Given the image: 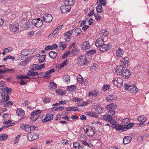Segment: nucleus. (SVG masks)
I'll return each mask as SVG.
<instances>
[{"mask_svg":"<svg viewBox=\"0 0 149 149\" xmlns=\"http://www.w3.org/2000/svg\"><path fill=\"white\" fill-rule=\"evenodd\" d=\"M116 55L118 57L123 56L124 53L123 50L120 48L116 50Z\"/></svg>","mask_w":149,"mask_h":149,"instance_id":"18","label":"nucleus"},{"mask_svg":"<svg viewBox=\"0 0 149 149\" xmlns=\"http://www.w3.org/2000/svg\"><path fill=\"white\" fill-rule=\"evenodd\" d=\"M68 62V61L67 60H65L60 65L59 68L60 69H62L67 64Z\"/></svg>","mask_w":149,"mask_h":149,"instance_id":"50","label":"nucleus"},{"mask_svg":"<svg viewBox=\"0 0 149 149\" xmlns=\"http://www.w3.org/2000/svg\"><path fill=\"white\" fill-rule=\"evenodd\" d=\"M125 69L123 65L118 66L116 69V72L118 75H122Z\"/></svg>","mask_w":149,"mask_h":149,"instance_id":"7","label":"nucleus"},{"mask_svg":"<svg viewBox=\"0 0 149 149\" xmlns=\"http://www.w3.org/2000/svg\"><path fill=\"white\" fill-rule=\"evenodd\" d=\"M134 123H131L128 124L125 126H124V130H125V131H126L127 130L129 129L132 128L134 126Z\"/></svg>","mask_w":149,"mask_h":149,"instance_id":"35","label":"nucleus"},{"mask_svg":"<svg viewBox=\"0 0 149 149\" xmlns=\"http://www.w3.org/2000/svg\"><path fill=\"white\" fill-rule=\"evenodd\" d=\"M31 120L33 121H36L39 117V115H31Z\"/></svg>","mask_w":149,"mask_h":149,"instance_id":"38","label":"nucleus"},{"mask_svg":"<svg viewBox=\"0 0 149 149\" xmlns=\"http://www.w3.org/2000/svg\"><path fill=\"white\" fill-rule=\"evenodd\" d=\"M74 101L75 102H79L82 101V99L77 97H75L73 98Z\"/></svg>","mask_w":149,"mask_h":149,"instance_id":"63","label":"nucleus"},{"mask_svg":"<svg viewBox=\"0 0 149 149\" xmlns=\"http://www.w3.org/2000/svg\"><path fill=\"white\" fill-rule=\"evenodd\" d=\"M1 95L3 98V102L5 101H6L9 99V97L8 95V94L4 91H3L1 92Z\"/></svg>","mask_w":149,"mask_h":149,"instance_id":"11","label":"nucleus"},{"mask_svg":"<svg viewBox=\"0 0 149 149\" xmlns=\"http://www.w3.org/2000/svg\"><path fill=\"white\" fill-rule=\"evenodd\" d=\"M110 48V46L108 45L103 44L99 47L100 50L102 52H104L107 51Z\"/></svg>","mask_w":149,"mask_h":149,"instance_id":"17","label":"nucleus"},{"mask_svg":"<svg viewBox=\"0 0 149 149\" xmlns=\"http://www.w3.org/2000/svg\"><path fill=\"white\" fill-rule=\"evenodd\" d=\"M13 102L12 101H8L6 103L3 104L4 107H9L13 105Z\"/></svg>","mask_w":149,"mask_h":149,"instance_id":"51","label":"nucleus"},{"mask_svg":"<svg viewBox=\"0 0 149 149\" xmlns=\"http://www.w3.org/2000/svg\"><path fill=\"white\" fill-rule=\"evenodd\" d=\"M43 19L45 22L49 23L52 21V15L49 14H44L43 16Z\"/></svg>","mask_w":149,"mask_h":149,"instance_id":"5","label":"nucleus"},{"mask_svg":"<svg viewBox=\"0 0 149 149\" xmlns=\"http://www.w3.org/2000/svg\"><path fill=\"white\" fill-rule=\"evenodd\" d=\"M117 98L116 96L115 95H111L108 96L106 98V100L109 102H113L116 100Z\"/></svg>","mask_w":149,"mask_h":149,"instance_id":"15","label":"nucleus"},{"mask_svg":"<svg viewBox=\"0 0 149 149\" xmlns=\"http://www.w3.org/2000/svg\"><path fill=\"white\" fill-rule=\"evenodd\" d=\"M104 44V41L103 38H99L97 40L95 44L97 47H100Z\"/></svg>","mask_w":149,"mask_h":149,"instance_id":"10","label":"nucleus"},{"mask_svg":"<svg viewBox=\"0 0 149 149\" xmlns=\"http://www.w3.org/2000/svg\"><path fill=\"white\" fill-rule=\"evenodd\" d=\"M81 49L84 50L88 49L90 47V45L87 41H84L83 43Z\"/></svg>","mask_w":149,"mask_h":149,"instance_id":"14","label":"nucleus"},{"mask_svg":"<svg viewBox=\"0 0 149 149\" xmlns=\"http://www.w3.org/2000/svg\"><path fill=\"white\" fill-rule=\"evenodd\" d=\"M109 111L108 113L109 114H111L112 115H113L115 114V111L113 109H108Z\"/></svg>","mask_w":149,"mask_h":149,"instance_id":"62","label":"nucleus"},{"mask_svg":"<svg viewBox=\"0 0 149 149\" xmlns=\"http://www.w3.org/2000/svg\"><path fill=\"white\" fill-rule=\"evenodd\" d=\"M94 16L95 17V19L97 20H99L101 18V16L97 13L95 14Z\"/></svg>","mask_w":149,"mask_h":149,"instance_id":"60","label":"nucleus"},{"mask_svg":"<svg viewBox=\"0 0 149 149\" xmlns=\"http://www.w3.org/2000/svg\"><path fill=\"white\" fill-rule=\"evenodd\" d=\"M99 2L103 6H105L107 4V2L105 0H98Z\"/></svg>","mask_w":149,"mask_h":149,"instance_id":"58","label":"nucleus"},{"mask_svg":"<svg viewBox=\"0 0 149 149\" xmlns=\"http://www.w3.org/2000/svg\"><path fill=\"white\" fill-rule=\"evenodd\" d=\"M38 73L37 72H34L32 71H29L27 73V75L29 76H33L37 75Z\"/></svg>","mask_w":149,"mask_h":149,"instance_id":"40","label":"nucleus"},{"mask_svg":"<svg viewBox=\"0 0 149 149\" xmlns=\"http://www.w3.org/2000/svg\"><path fill=\"white\" fill-rule=\"evenodd\" d=\"M96 51L94 49H91L89 50L88 52H87V54L88 55H92V54H94L96 53Z\"/></svg>","mask_w":149,"mask_h":149,"instance_id":"46","label":"nucleus"},{"mask_svg":"<svg viewBox=\"0 0 149 149\" xmlns=\"http://www.w3.org/2000/svg\"><path fill=\"white\" fill-rule=\"evenodd\" d=\"M116 104H114L113 103H111L110 104L107 105V108L108 109H112L116 107Z\"/></svg>","mask_w":149,"mask_h":149,"instance_id":"31","label":"nucleus"},{"mask_svg":"<svg viewBox=\"0 0 149 149\" xmlns=\"http://www.w3.org/2000/svg\"><path fill=\"white\" fill-rule=\"evenodd\" d=\"M63 78V81L66 82H69L70 81V77L68 75H64Z\"/></svg>","mask_w":149,"mask_h":149,"instance_id":"37","label":"nucleus"},{"mask_svg":"<svg viewBox=\"0 0 149 149\" xmlns=\"http://www.w3.org/2000/svg\"><path fill=\"white\" fill-rule=\"evenodd\" d=\"M46 55H44L40 56L39 58V62L40 63H42L45 60Z\"/></svg>","mask_w":149,"mask_h":149,"instance_id":"42","label":"nucleus"},{"mask_svg":"<svg viewBox=\"0 0 149 149\" xmlns=\"http://www.w3.org/2000/svg\"><path fill=\"white\" fill-rule=\"evenodd\" d=\"M74 34H79L81 32V30L80 28H77L75 29H74L73 31Z\"/></svg>","mask_w":149,"mask_h":149,"instance_id":"48","label":"nucleus"},{"mask_svg":"<svg viewBox=\"0 0 149 149\" xmlns=\"http://www.w3.org/2000/svg\"><path fill=\"white\" fill-rule=\"evenodd\" d=\"M27 50H23L21 52V54L23 56H27L28 55Z\"/></svg>","mask_w":149,"mask_h":149,"instance_id":"59","label":"nucleus"},{"mask_svg":"<svg viewBox=\"0 0 149 149\" xmlns=\"http://www.w3.org/2000/svg\"><path fill=\"white\" fill-rule=\"evenodd\" d=\"M38 134L34 132H31L27 135L28 139L30 141H32L37 139L38 138Z\"/></svg>","mask_w":149,"mask_h":149,"instance_id":"3","label":"nucleus"},{"mask_svg":"<svg viewBox=\"0 0 149 149\" xmlns=\"http://www.w3.org/2000/svg\"><path fill=\"white\" fill-rule=\"evenodd\" d=\"M87 134L88 136L91 137L93 136L94 135V131L91 127H89V130L88 132L87 133Z\"/></svg>","mask_w":149,"mask_h":149,"instance_id":"23","label":"nucleus"},{"mask_svg":"<svg viewBox=\"0 0 149 149\" xmlns=\"http://www.w3.org/2000/svg\"><path fill=\"white\" fill-rule=\"evenodd\" d=\"M131 138L130 136H125L123 139V143L126 144L130 142Z\"/></svg>","mask_w":149,"mask_h":149,"instance_id":"19","label":"nucleus"},{"mask_svg":"<svg viewBox=\"0 0 149 149\" xmlns=\"http://www.w3.org/2000/svg\"><path fill=\"white\" fill-rule=\"evenodd\" d=\"M77 79L78 81L79 82H80L81 83H83L84 81L83 78L81 75H78L77 77Z\"/></svg>","mask_w":149,"mask_h":149,"instance_id":"49","label":"nucleus"},{"mask_svg":"<svg viewBox=\"0 0 149 149\" xmlns=\"http://www.w3.org/2000/svg\"><path fill=\"white\" fill-rule=\"evenodd\" d=\"M109 34V32L107 29H104L102 30L100 32L101 36L102 37L107 36Z\"/></svg>","mask_w":149,"mask_h":149,"instance_id":"25","label":"nucleus"},{"mask_svg":"<svg viewBox=\"0 0 149 149\" xmlns=\"http://www.w3.org/2000/svg\"><path fill=\"white\" fill-rule=\"evenodd\" d=\"M24 24H23V26L24 28L26 29L29 28L30 26V23L29 21L26 20L24 22Z\"/></svg>","mask_w":149,"mask_h":149,"instance_id":"41","label":"nucleus"},{"mask_svg":"<svg viewBox=\"0 0 149 149\" xmlns=\"http://www.w3.org/2000/svg\"><path fill=\"white\" fill-rule=\"evenodd\" d=\"M71 7L70 6H68L66 5L62 6L60 7V9L62 13H65L67 12H69L71 10Z\"/></svg>","mask_w":149,"mask_h":149,"instance_id":"8","label":"nucleus"},{"mask_svg":"<svg viewBox=\"0 0 149 149\" xmlns=\"http://www.w3.org/2000/svg\"><path fill=\"white\" fill-rule=\"evenodd\" d=\"M88 103V102L87 101H83L81 103H78L77 104V106L79 107H83L86 106Z\"/></svg>","mask_w":149,"mask_h":149,"instance_id":"39","label":"nucleus"},{"mask_svg":"<svg viewBox=\"0 0 149 149\" xmlns=\"http://www.w3.org/2000/svg\"><path fill=\"white\" fill-rule=\"evenodd\" d=\"M112 117L111 115H109V114L108 115H104L103 117V118L104 120L106 121H109L110 120L112 119Z\"/></svg>","mask_w":149,"mask_h":149,"instance_id":"29","label":"nucleus"},{"mask_svg":"<svg viewBox=\"0 0 149 149\" xmlns=\"http://www.w3.org/2000/svg\"><path fill=\"white\" fill-rule=\"evenodd\" d=\"M9 28L11 31L15 32L18 30L19 25L17 23L12 24L10 25Z\"/></svg>","mask_w":149,"mask_h":149,"instance_id":"6","label":"nucleus"},{"mask_svg":"<svg viewBox=\"0 0 149 149\" xmlns=\"http://www.w3.org/2000/svg\"><path fill=\"white\" fill-rule=\"evenodd\" d=\"M67 111H77L79 110V108L77 107H68L65 109Z\"/></svg>","mask_w":149,"mask_h":149,"instance_id":"21","label":"nucleus"},{"mask_svg":"<svg viewBox=\"0 0 149 149\" xmlns=\"http://www.w3.org/2000/svg\"><path fill=\"white\" fill-rule=\"evenodd\" d=\"M20 127L21 128L28 132L30 133L31 131L30 127L29 125L23 124L21 125Z\"/></svg>","mask_w":149,"mask_h":149,"instance_id":"13","label":"nucleus"},{"mask_svg":"<svg viewBox=\"0 0 149 149\" xmlns=\"http://www.w3.org/2000/svg\"><path fill=\"white\" fill-rule=\"evenodd\" d=\"M138 88L136 86H132L130 88L129 91L131 93H136L138 91Z\"/></svg>","mask_w":149,"mask_h":149,"instance_id":"24","label":"nucleus"},{"mask_svg":"<svg viewBox=\"0 0 149 149\" xmlns=\"http://www.w3.org/2000/svg\"><path fill=\"white\" fill-rule=\"evenodd\" d=\"M8 135L5 134H2L0 136V141H2L8 138Z\"/></svg>","mask_w":149,"mask_h":149,"instance_id":"34","label":"nucleus"},{"mask_svg":"<svg viewBox=\"0 0 149 149\" xmlns=\"http://www.w3.org/2000/svg\"><path fill=\"white\" fill-rule=\"evenodd\" d=\"M87 140L88 139L87 137L84 135L81 136L79 138V140L81 143L83 142V141Z\"/></svg>","mask_w":149,"mask_h":149,"instance_id":"47","label":"nucleus"},{"mask_svg":"<svg viewBox=\"0 0 149 149\" xmlns=\"http://www.w3.org/2000/svg\"><path fill=\"white\" fill-rule=\"evenodd\" d=\"M28 61H29L28 60L22 61L19 62L18 65H19L25 66L27 63H28Z\"/></svg>","mask_w":149,"mask_h":149,"instance_id":"54","label":"nucleus"},{"mask_svg":"<svg viewBox=\"0 0 149 149\" xmlns=\"http://www.w3.org/2000/svg\"><path fill=\"white\" fill-rule=\"evenodd\" d=\"M20 136V135H18L15 138V139L14 141V144L18 142Z\"/></svg>","mask_w":149,"mask_h":149,"instance_id":"56","label":"nucleus"},{"mask_svg":"<svg viewBox=\"0 0 149 149\" xmlns=\"http://www.w3.org/2000/svg\"><path fill=\"white\" fill-rule=\"evenodd\" d=\"M74 29H72L71 31H70L67 32L65 33L64 34L65 36H66V37H70V35L72 34V32L73 31Z\"/></svg>","mask_w":149,"mask_h":149,"instance_id":"53","label":"nucleus"},{"mask_svg":"<svg viewBox=\"0 0 149 149\" xmlns=\"http://www.w3.org/2000/svg\"><path fill=\"white\" fill-rule=\"evenodd\" d=\"M112 82L114 85L119 88H120L123 86V80L120 77H115L112 80Z\"/></svg>","mask_w":149,"mask_h":149,"instance_id":"1","label":"nucleus"},{"mask_svg":"<svg viewBox=\"0 0 149 149\" xmlns=\"http://www.w3.org/2000/svg\"><path fill=\"white\" fill-rule=\"evenodd\" d=\"M138 120L140 122L143 123L146 121V118L143 116H141L139 117Z\"/></svg>","mask_w":149,"mask_h":149,"instance_id":"28","label":"nucleus"},{"mask_svg":"<svg viewBox=\"0 0 149 149\" xmlns=\"http://www.w3.org/2000/svg\"><path fill=\"white\" fill-rule=\"evenodd\" d=\"M98 94L99 93L97 92L96 91H91L89 92L88 96H92L94 95H98Z\"/></svg>","mask_w":149,"mask_h":149,"instance_id":"30","label":"nucleus"},{"mask_svg":"<svg viewBox=\"0 0 149 149\" xmlns=\"http://www.w3.org/2000/svg\"><path fill=\"white\" fill-rule=\"evenodd\" d=\"M16 113L17 115L22 117L24 114V111L21 109H17L16 111Z\"/></svg>","mask_w":149,"mask_h":149,"instance_id":"22","label":"nucleus"},{"mask_svg":"<svg viewBox=\"0 0 149 149\" xmlns=\"http://www.w3.org/2000/svg\"><path fill=\"white\" fill-rule=\"evenodd\" d=\"M79 51V49L76 47H73L72 49V51H71V52L73 53V54H76L78 53Z\"/></svg>","mask_w":149,"mask_h":149,"instance_id":"36","label":"nucleus"},{"mask_svg":"<svg viewBox=\"0 0 149 149\" xmlns=\"http://www.w3.org/2000/svg\"><path fill=\"white\" fill-rule=\"evenodd\" d=\"M41 112V111L40 110H38L34 111L31 112V115H39V114Z\"/></svg>","mask_w":149,"mask_h":149,"instance_id":"45","label":"nucleus"},{"mask_svg":"<svg viewBox=\"0 0 149 149\" xmlns=\"http://www.w3.org/2000/svg\"><path fill=\"white\" fill-rule=\"evenodd\" d=\"M130 75V71L126 69H125L124 72H123V74L122 75L125 78H129Z\"/></svg>","mask_w":149,"mask_h":149,"instance_id":"16","label":"nucleus"},{"mask_svg":"<svg viewBox=\"0 0 149 149\" xmlns=\"http://www.w3.org/2000/svg\"><path fill=\"white\" fill-rule=\"evenodd\" d=\"M32 24L36 27L39 28L43 25V22L40 18L34 19L32 21Z\"/></svg>","mask_w":149,"mask_h":149,"instance_id":"2","label":"nucleus"},{"mask_svg":"<svg viewBox=\"0 0 149 149\" xmlns=\"http://www.w3.org/2000/svg\"><path fill=\"white\" fill-rule=\"evenodd\" d=\"M87 115L94 117H97V115L95 114V113L92 111H89L86 112Z\"/></svg>","mask_w":149,"mask_h":149,"instance_id":"44","label":"nucleus"},{"mask_svg":"<svg viewBox=\"0 0 149 149\" xmlns=\"http://www.w3.org/2000/svg\"><path fill=\"white\" fill-rule=\"evenodd\" d=\"M57 53L53 51H51L49 53V55L50 57L53 59H54L57 56Z\"/></svg>","mask_w":149,"mask_h":149,"instance_id":"26","label":"nucleus"},{"mask_svg":"<svg viewBox=\"0 0 149 149\" xmlns=\"http://www.w3.org/2000/svg\"><path fill=\"white\" fill-rule=\"evenodd\" d=\"M130 121L129 118H126L123 120L122 122L123 124H126L129 123Z\"/></svg>","mask_w":149,"mask_h":149,"instance_id":"55","label":"nucleus"},{"mask_svg":"<svg viewBox=\"0 0 149 149\" xmlns=\"http://www.w3.org/2000/svg\"><path fill=\"white\" fill-rule=\"evenodd\" d=\"M132 86L130 85L129 84L125 83L124 84L125 88V90H127L128 89H130V88Z\"/></svg>","mask_w":149,"mask_h":149,"instance_id":"61","label":"nucleus"},{"mask_svg":"<svg viewBox=\"0 0 149 149\" xmlns=\"http://www.w3.org/2000/svg\"><path fill=\"white\" fill-rule=\"evenodd\" d=\"M54 115L51 114H47L45 117V118L42 120V121L45 123L47 121H51L53 119Z\"/></svg>","mask_w":149,"mask_h":149,"instance_id":"9","label":"nucleus"},{"mask_svg":"<svg viewBox=\"0 0 149 149\" xmlns=\"http://www.w3.org/2000/svg\"><path fill=\"white\" fill-rule=\"evenodd\" d=\"M109 86L107 85H105L102 87V89L104 91H106L109 88Z\"/></svg>","mask_w":149,"mask_h":149,"instance_id":"57","label":"nucleus"},{"mask_svg":"<svg viewBox=\"0 0 149 149\" xmlns=\"http://www.w3.org/2000/svg\"><path fill=\"white\" fill-rule=\"evenodd\" d=\"M102 10V8L101 5L99 4L96 7V10L98 13H101Z\"/></svg>","mask_w":149,"mask_h":149,"instance_id":"43","label":"nucleus"},{"mask_svg":"<svg viewBox=\"0 0 149 149\" xmlns=\"http://www.w3.org/2000/svg\"><path fill=\"white\" fill-rule=\"evenodd\" d=\"M129 59L126 57H124L120 60L121 62L124 65H127L128 64Z\"/></svg>","mask_w":149,"mask_h":149,"instance_id":"27","label":"nucleus"},{"mask_svg":"<svg viewBox=\"0 0 149 149\" xmlns=\"http://www.w3.org/2000/svg\"><path fill=\"white\" fill-rule=\"evenodd\" d=\"M64 5L70 6L74 3V1L73 0H65L64 1Z\"/></svg>","mask_w":149,"mask_h":149,"instance_id":"20","label":"nucleus"},{"mask_svg":"<svg viewBox=\"0 0 149 149\" xmlns=\"http://www.w3.org/2000/svg\"><path fill=\"white\" fill-rule=\"evenodd\" d=\"M112 127L118 130H121L122 131H125L124 126L123 125H116V124H113V126H112Z\"/></svg>","mask_w":149,"mask_h":149,"instance_id":"12","label":"nucleus"},{"mask_svg":"<svg viewBox=\"0 0 149 149\" xmlns=\"http://www.w3.org/2000/svg\"><path fill=\"white\" fill-rule=\"evenodd\" d=\"M76 86L73 85L68 86L67 87V90L69 91H73L76 88Z\"/></svg>","mask_w":149,"mask_h":149,"instance_id":"32","label":"nucleus"},{"mask_svg":"<svg viewBox=\"0 0 149 149\" xmlns=\"http://www.w3.org/2000/svg\"><path fill=\"white\" fill-rule=\"evenodd\" d=\"M17 78L18 79H29V77L26 75H20L17 77Z\"/></svg>","mask_w":149,"mask_h":149,"instance_id":"52","label":"nucleus"},{"mask_svg":"<svg viewBox=\"0 0 149 149\" xmlns=\"http://www.w3.org/2000/svg\"><path fill=\"white\" fill-rule=\"evenodd\" d=\"M51 101V99L48 97L44 98L43 99V102L45 103L49 102Z\"/></svg>","mask_w":149,"mask_h":149,"instance_id":"64","label":"nucleus"},{"mask_svg":"<svg viewBox=\"0 0 149 149\" xmlns=\"http://www.w3.org/2000/svg\"><path fill=\"white\" fill-rule=\"evenodd\" d=\"M49 87L50 89H54L56 88V85L54 82H51L49 84Z\"/></svg>","mask_w":149,"mask_h":149,"instance_id":"33","label":"nucleus"},{"mask_svg":"<svg viewBox=\"0 0 149 149\" xmlns=\"http://www.w3.org/2000/svg\"><path fill=\"white\" fill-rule=\"evenodd\" d=\"M77 63L79 65L81 66L85 64L87 62L86 57L84 56H81L77 58Z\"/></svg>","mask_w":149,"mask_h":149,"instance_id":"4","label":"nucleus"}]
</instances>
